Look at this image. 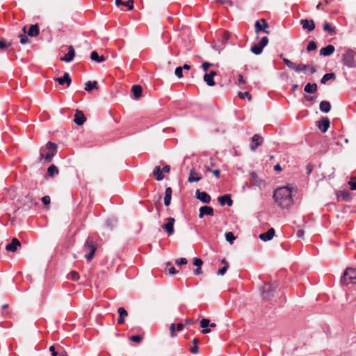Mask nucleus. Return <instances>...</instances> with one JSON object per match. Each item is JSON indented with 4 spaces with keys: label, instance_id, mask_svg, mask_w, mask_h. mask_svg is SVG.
Returning a JSON list of instances; mask_svg holds the SVG:
<instances>
[{
    "label": "nucleus",
    "instance_id": "nucleus-33",
    "mask_svg": "<svg viewBox=\"0 0 356 356\" xmlns=\"http://www.w3.org/2000/svg\"><path fill=\"white\" fill-rule=\"evenodd\" d=\"M163 173V172L160 166H156L153 170V175L155 176L157 181H161L163 179L164 175Z\"/></svg>",
    "mask_w": 356,
    "mask_h": 356
},
{
    "label": "nucleus",
    "instance_id": "nucleus-28",
    "mask_svg": "<svg viewBox=\"0 0 356 356\" xmlns=\"http://www.w3.org/2000/svg\"><path fill=\"white\" fill-rule=\"evenodd\" d=\"M172 190L170 187H168L165 190V196H164V204L166 207H168L170 204L171 199H172Z\"/></svg>",
    "mask_w": 356,
    "mask_h": 356
},
{
    "label": "nucleus",
    "instance_id": "nucleus-35",
    "mask_svg": "<svg viewBox=\"0 0 356 356\" xmlns=\"http://www.w3.org/2000/svg\"><path fill=\"white\" fill-rule=\"evenodd\" d=\"M263 49H264V47H262L259 43H255L254 44L251 48H250V51L255 54V55H259L262 53L263 51Z\"/></svg>",
    "mask_w": 356,
    "mask_h": 356
},
{
    "label": "nucleus",
    "instance_id": "nucleus-34",
    "mask_svg": "<svg viewBox=\"0 0 356 356\" xmlns=\"http://www.w3.org/2000/svg\"><path fill=\"white\" fill-rule=\"evenodd\" d=\"M336 75L334 72L326 73L321 79V83L325 84L328 81L331 79H334Z\"/></svg>",
    "mask_w": 356,
    "mask_h": 356
},
{
    "label": "nucleus",
    "instance_id": "nucleus-48",
    "mask_svg": "<svg viewBox=\"0 0 356 356\" xmlns=\"http://www.w3.org/2000/svg\"><path fill=\"white\" fill-rule=\"evenodd\" d=\"M175 74L179 79L184 76L183 69L181 67V66L175 68Z\"/></svg>",
    "mask_w": 356,
    "mask_h": 356
},
{
    "label": "nucleus",
    "instance_id": "nucleus-39",
    "mask_svg": "<svg viewBox=\"0 0 356 356\" xmlns=\"http://www.w3.org/2000/svg\"><path fill=\"white\" fill-rule=\"evenodd\" d=\"M323 30L329 32L330 35H333L335 33V28L332 27L328 22H325L323 24Z\"/></svg>",
    "mask_w": 356,
    "mask_h": 356
},
{
    "label": "nucleus",
    "instance_id": "nucleus-22",
    "mask_svg": "<svg viewBox=\"0 0 356 356\" xmlns=\"http://www.w3.org/2000/svg\"><path fill=\"white\" fill-rule=\"evenodd\" d=\"M54 80L60 85H64L66 83L67 86H70L72 83V79L67 72H65L62 76L54 78Z\"/></svg>",
    "mask_w": 356,
    "mask_h": 356
},
{
    "label": "nucleus",
    "instance_id": "nucleus-11",
    "mask_svg": "<svg viewBox=\"0 0 356 356\" xmlns=\"http://www.w3.org/2000/svg\"><path fill=\"white\" fill-rule=\"evenodd\" d=\"M195 197L202 203L208 204L211 202V197L209 193L205 191H200L197 189L195 191Z\"/></svg>",
    "mask_w": 356,
    "mask_h": 356
},
{
    "label": "nucleus",
    "instance_id": "nucleus-20",
    "mask_svg": "<svg viewBox=\"0 0 356 356\" xmlns=\"http://www.w3.org/2000/svg\"><path fill=\"white\" fill-rule=\"evenodd\" d=\"M218 201L221 206L227 205L232 207L233 205V200L230 194H225L218 197Z\"/></svg>",
    "mask_w": 356,
    "mask_h": 356
},
{
    "label": "nucleus",
    "instance_id": "nucleus-43",
    "mask_svg": "<svg viewBox=\"0 0 356 356\" xmlns=\"http://www.w3.org/2000/svg\"><path fill=\"white\" fill-rule=\"evenodd\" d=\"M316 49H317V44H316V42L314 40L310 41L307 46V50L308 51H314Z\"/></svg>",
    "mask_w": 356,
    "mask_h": 356
},
{
    "label": "nucleus",
    "instance_id": "nucleus-31",
    "mask_svg": "<svg viewBox=\"0 0 356 356\" xmlns=\"http://www.w3.org/2000/svg\"><path fill=\"white\" fill-rule=\"evenodd\" d=\"M143 88L140 85H134L131 87V92L136 99L140 97L142 95Z\"/></svg>",
    "mask_w": 356,
    "mask_h": 356
},
{
    "label": "nucleus",
    "instance_id": "nucleus-13",
    "mask_svg": "<svg viewBox=\"0 0 356 356\" xmlns=\"http://www.w3.org/2000/svg\"><path fill=\"white\" fill-rule=\"evenodd\" d=\"M217 73L214 70L210 71L209 73H205L203 76V80L209 86H214L216 82L214 81V76H216Z\"/></svg>",
    "mask_w": 356,
    "mask_h": 356
},
{
    "label": "nucleus",
    "instance_id": "nucleus-45",
    "mask_svg": "<svg viewBox=\"0 0 356 356\" xmlns=\"http://www.w3.org/2000/svg\"><path fill=\"white\" fill-rule=\"evenodd\" d=\"M341 197L345 201H349L350 199V193L348 191H341Z\"/></svg>",
    "mask_w": 356,
    "mask_h": 356
},
{
    "label": "nucleus",
    "instance_id": "nucleus-53",
    "mask_svg": "<svg viewBox=\"0 0 356 356\" xmlns=\"http://www.w3.org/2000/svg\"><path fill=\"white\" fill-rule=\"evenodd\" d=\"M118 312L119 316L124 317L128 315L127 310L122 307L118 308Z\"/></svg>",
    "mask_w": 356,
    "mask_h": 356
},
{
    "label": "nucleus",
    "instance_id": "nucleus-37",
    "mask_svg": "<svg viewBox=\"0 0 356 356\" xmlns=\"http://www.w3.org/2000/svg\"><path fill=\"white\" fill-rule=\"evenodd\" d=\"M221 262H222V264H224V266H223L222 268H219V269H218V272H217V274H218V275H221V276H222V275H224L226 273V272H227V269H228V268H229V264H228V262L225 260V259H222V261H221Z\"/></svg>",
    "mask_w": 356,
    "mask_h": 356
},
{
    "label": "nucleus",
    "instance_id": "nucleus-14",
    "mask_svg": "<svg viewBox=\"0 0 356 356\" xmlns=\"http://www.w3.org/2000/svg\"><path fill=\"white\" fill-rule=\"evenodd\" d=\"M275 234V231L274 228H270L266 232L260 234L259 235V238L264 242H266L272 240Z\"/></svg>",
    "mask_w": 356,
    "mask_h": 356
},
{
    "label": "nucleus",
    "instance_id": "nucleus-60",
    "mask_svg": "<svg viewBox=\"0 0 356 356\" xmlns=\"http://www.w3.org/2000/svg\"><path fill=\"white\" fill-rule=\"evenodd\" d=\"M70 277H71V279L74 281L78 280L80 277L79 273L76 271H72L70 273Z\"/></svg>",
    "mask_w": 356,
    "mask_h": 356
},
{
    "label": "nucleus",
    "instance_id": "nucleus-8",
    "mask_svg": "<svg viewBox=\"0 0 356 356\" xmlns=\"http://www.w3.org/2000/svg\"><path fill=\"white\" fill-rule=\"evenodd\" d=\"M165 220L166 222L163 224L161 227L168 236H172L175 234L174 225L175 219L172 217H168L165 219Z\"/></svg>",
    "mask_w": 356,
    "mask_h": 356
},
{
    "label": "nucleus",
    "instance_id": "nucleus-2",
    "mask_svg": "<svg viewBox=\"0 0 356 356\" xmlns=\"http://www.w3.org/2000/svg\"><path fill=\"white\" fill-rule=\"evenodd\" d=\"M57 145L51 141L47 142L45 147L40 149V161L44 160L45 162H51L57 153Z\"/></svg>",
    "mask_w": 356,
    "mask_h": 356
},
{
    "label": "nucleus",
    "instance_id": "nucleus-17",
    "mask_svg": "<svg viewBox=\"0 0 356 356\" xmlns=\"http://www.w3.org/2000/svg\"><path fill=\"white\" fill-rule=\"evenodd\" d=\"M214 215L213 209L210 206H202L199 209V218H202L204 216H213Z\"/></svg>",
    "mask_w": 356,
    "mask_h": 356
},
{
    "label": "nucleus",
    "instance_id": "nucleus-16",
    "mask_svg": "<svg viewBox=\"0 0 356 356\" xmlns=\"http://www.w3.org/2000/svg\"><path fill=\"white\" fill-rule=\"evenodd\" d=\"M300 24L303 29L311 32L315 29L316 25L313 19H302L300 20Z\"/></svg>",
    "mask_w": 356,
    "mask_h": 356
},
{
    "label": "nucleus",
    "instance_id": "nucleus-62",
    "mask_svg": "<svg viewBox=\"0 0 356 356\" xmlns=\"http://www.w3.org/2000/svg\"><path fill=\"white\" fill-rule=\"evenodd\" d=\"M192 354H197L199 352V346L198 345H194L190 350Z\"/></svg>",
    "mask_w": 356,
    "mask_h": 356
},
{
    "label": "nucleus",
    "instance_id": "nucleus-41",
    "mask_svg": "<svg viewBox=\"0 0 356 356\" xmlns=\"http://www.w3.org/2000/svg\"><path fill=\"white\" fill-rule=\"evenodd\" d=\"M19 42L22 44H26L31 42V40L24 34H19Z\"/></svg>",
    "mask_w": 356,
    "mask_h": 356
},
{
    "label": "nucleus",
    "instance_id": "nucleus-26",
    "mask_svg": "<svg viewBox=\"0 0 356 356\" xmlns=\"http://www.w3.org/2000/svg\"><path fill=\"white\" fill-rule=\"evenodd\" d=\"M318 86L316 83H307L304 87V91L308 94H313L316 92Z\"/></svg>",
    "mask_w": 356,
    "mask_h": 356
},
{
    "label": "nucleus",
    "instance_id": "nucleus-19",
    "mask_svg": "<svg viewBox=\"0 0 356 356\" xmlns=\"http://www.w3.org/2000/svg\"><path fill=\"white\" fill-rule=\"evenodd\" d=\"M19 246H21L20 241L17 238H13L11 241L6 245V250L11 252H15Z\"/></svg>",
    "mask_w": 356,
    "mask_h": 356
},
{
    "label": "nucleus",
    "instance_id": "nucleus-4",
    "mask_svg": "<svg viewBox=\"0 0 356 356\" xmlns=\"http://www.w3.org/2000/svg\"><path fill=\"white\" fill-rule=\"evenodd\" d=\"M341 63L348 68L356 67V52L351 49H348L342 55Z\"/></svg>",
    "mask_w": 356,
    "mask_h": 356
},
{
    "label": "nucleus",
    "instance_id": "nucleus-57",
    "mask_svg": "<svg viewBox=\"0 0 356 356\" xmlns=\"http://www.w3.org/2000/svg\"><path fill=\"white\" fill-rule=\"evenodd\" d=\"M176 325L175 323H172L170 324V335L172 337H174L175 336H177V334H175V331H176Z\"/></svg>",
    "mask_w": 356,
    "mask_h": 356
},
{
    "label": "nucleus",
    "instance_id": "nucleus-9",
    "mask_svg": "<svg viewBox=\"0 0 356 356\" xmlns=\"http://www.w3.org/2000/svg\"><path fill=\"white\" fill-rule=\"evenodd\" d=\"M268 26H269L268 23L264 19H261V22L259 20H257L255 22V24H254L255 31L257 33L263 32L266 34H269V33H270L269 31H268L266 29Z\"/></svg>",
    "mask_w": 356,
    "mask_h": 356
},
{
    "label": "nucleus",
    "instance_id": "nucleus-5",
    "mask_svg": "<svg viewBox=\"0 0 356 356\" xmlns=\"http://www.w3.org/2000/svg\"><path fill=\"white\" fill-rule=\"evenodd\" d=\"M277 286L275 284L265 282L260 288L262 298L266 300H270L274 296Z\"/></svg>",
    "mask_w": 356,
    "mask_h": 356
},
{
    "label": "nucleus",
    "instance_id": "nucleus-27",
    "mask_svg": "<svg viewBox=\"0 0 356 356\" xmlns=\"http://www.w3.org/2000/svg\"><path fill=\"white\" fill-rule=\"evenodd\" d=\"M202 179V177L197 173L194 169L190 170L188 181L190 183L197 182Z\"/></svg>",
    "mask_w": 356,
    "mask_h": 356
},
{
    "label": "nucleus",
    "instance_id": "nucleus-12",
    "mask_svg": "<svg viewBox=\"0 0 356 356\" xmlns=\"http://www.w3.org/2000/svg\"><path fill=\"white\" fill-rule=\"evenodd\" d=\"M317 126L322 133H325L330 126V121L327 117H323L317 122Z\"/></svg>",
    "mask_w": 356,
    "mask_h": 356
},
{
    "label": "nucleus",
    "instance_id": "nucleus-63",
    "mask_svg": "<svg viewBox=\"0 0 356 356\" xmlns=\"http://www.w3.org/2000/svg\"><path fill=\"white\" fill-rule=\"evenodd\" d=\"M306 170H307V174L308 175H310L313 170V165L311 163L307 164L306 166Z\"/></svg>",
    "mask_w": 356,
    "mask_h": 356
},
{
    "label": "nucleus",
    "instance_id": "nucleus-55",
    "mask_svg": "<svg viewBox=\"0 0 356 356\" xmlns=\"http://www.w3.org/2000/svg\"><path fill=\"white\" fill-rule=\"evenodd\" d=\"M10 46V43L6 42L3 39L0 40V49H6V48L9 47Z\"/></svg>",
    "mask_w": 356,
    "mask_h": 356
},
{
    "label": "nucleus",
    "instance_id": "nucleus-40",
    "mask_svg": "<svg viewBox=\"0 0 356 356\" xmlns=\"http://www.w3.org/2000/svg\"><path fill=\"white\" fill-rule=\"evenodd\" d=\"M225 239L229 243H233V242L236 239V237H235L234 234L232 232H228L225 233Z\"/></svg>",
    "mask_w": 356,
    "mask_h": 356
},
{
    "label": "nucleus",
    "instance_id": "nucleus-61",
    "mask_svg": "<svg viewBox=\"0 0 356 356\" xmlns=\"http://www.w3.org/2000/svg\"><path fill=\"white\" fill-rule=\"evenodd\" d=\"M166 270L168 271V273L170 274V275H175L176 274L178 271L176 270V268L172 266H170V268H168V269H166Z\"/></svg>",
    "mask_w": 356,
    "mask_h": 356
},
{
    "label": "nucleus",
    "instance_id": "nucleus-36",
    "mask_svg": "<svg viewBox=\"0 0 356 356\" xmlns=\"http://www.w3.org/2000/svg\"><path fill=\"white\" fill-rule=\"evenodd\" d=\"M97 86L98 83L96 81H88L85 84V90H86L87 92H90L94 89H97Z\"/></svg>",
    "mask_w": 356,
    "mask_h": 356
},
{
    "label": "nucleus",
    "instance_id": "nucleus-30",
    "mask_svg": "<svg viewBox=\"0 0 356 356\" xmlns=\"http://www.w3.org/2000/svg\"><path fill=\"white\" fill-rule=\"evenodd\" d=\"M90 59L98 63H102L106 60L104 56H99L97 51H92L90 54Z\"/></svg>",
    "mask_w": 356,
    "mask_h": 356
},
{
    "label": "nucleus",
    "instance_id": "nucleus-3",
    "mask_svg": "<svg viewBox=\"0 0 356 356\" xmlns=\"http://www.w3.org/2000/svg\"><path fill=\"white\" fill-rule=\"evenodd\" d=\"M97 249V243L92 236L90 235L86 240L83 250L86 252L84 257L88 261L93 259Z\"/></svg>",
    "mask_w": 356,
    "mask_h": 356
},
{
    "label": "nucleus",
    "instance_id": "nucleus-42",
    "mask_svg": "<svg viewBox=\"0 0 356 356\" xmlns=\"http://www.w3.org/2000/svg\"><path fill=\"white\" fill-rule=\"evenodd\" d=\"M115 223L116 220L113 218H108L105 221V225L110 229H113L115 225Z\"/></svg>",
    "mask_w": 356,
    "mask_h": 356
},
{
    "label": "nucleus",
    "instance_id": "nucleus-52",
    "mask_svg": "<svg viewBox=\"0 0 356 356\" xmlns=\"http://www.w3.org/2000/svg\"><path fill=\"white\" fill-rule=\"evenodd\" d=\"M200 325L202 328H205L209 325V319L202 318L200 322Z\"/></svg>",
    "mask_w": 356,
    "mask_h": 356
},
{
    "label": "nucleus",
    "instance_id": "nucleus-25",
    "mask_svg": "<svg viewBox=\"0 0 356 356\" xmlns=\"http://www.w3.org/2000/svg\"><path fill=\"white\" fill-rule=\"evenodd\" d=\"M334 47L332 44H328L320 50V55L323 56H329L334 51Z\"/></svg>",
    "mask_w": 356,
    "mask_h": 356
},
{
    "label": "nucleus",
    "instance_id": "nucleus-10",
    "mask_svg": "<svg viewBox=\"0 0 356 356\" xmlns=\"http://www.w3.org/2000/svg\"><path fill=\"white\" fill-rule=\"evenodd\" d=\"M264 142V138L259 134H254L251 138V144L250 145V149L251 151H255L257 148L261 145Z\"/></svg>",
    "mask_w": 356,
    "mask_h": 356
},
{
    "label": "nucleus",
    "instance_id": "nucleus-15",
    "mask_svg": "<svg viewBox=\"0 0 356 356\" xmlns=\"http://www.w3.org/2000/svg\"><path fill=\"white\" fill-rule=\"evenodd\" d=\"M67 49V53L64 56L60 58V60L65 63H70L73 60L75 56V51L73 46L72 45L68 46Z\"/></svg>",
    "mask_w": 356,
    "mask_h": 356
},
{
    "label": "nucleus",
    "instance_id": "nucleus-38",
    "mask_svg": "<svg viewBox=\"0 0 356 356\" xmlns=\"http://www.w3.org/2000/svg\"><path fill=\"white\" fill-rule=\"evenodd\" d=\"M304 65L308 66V67L306 68V70L303 72L305 74L312 75L316 72L317 70L316 66L309 64H304Z\"/></svg>",
    "mask_w": 356,
    "mask_h": 356
},
{
    "label": "nucleus",
    "instance_id": "nucleus-59",
    "mask_svg": "<svg viewBox=\"0 0 356 356\" xmlns=\"http://www.w3.org/2000/svg\"><path fill=\"white\" fill-rule=\"evenodd\" d=\"M348 184H349L350 188L351 190L356 191V180H355L353 179H351L348 181Z\"/></svg>",
    "mask_w": 356,
    "mask_h": 356
},
{
    "label": "nucleus",
    "instance_id": "nucleus-18",
    "mask_svg": "<svg viewBox=\"0 0 356 356\" xmlns=\"http://www.w3.org/2000/svg\"><path fill=\"white\" fill-rule=\"evenodd\" d=\"M230 38V35L228 31H223L221 36V45L216 47L213 46V49H214L216 51H218L219 54L220 53V51L224 48V46L225 44H227Z\"/></svg>",
    "mask_w": 356,
    "mask_h": 356
},
{
    "label": "nucleus",
    "instance_id": "nucleus-50",
    "mask_svg": "<svg viewBox=\"0 0 356 356\" xmlns=\"http://www.w3.org/2000/svg\"><path fill=\"white\" fill-rule=\"evenodd\" d=\"M238 95L241 99H244L245 97H247L248 100H251L252 99L251 95L248 92H239Z\"/></svg>",
    "mask_w": 356,
    "mask_h": 356
},
{
    "label": "nucleus",
    "instance_id": "nucleus-58",
    "mask_svg": "<svg viewBox=\"0 0 356 356\" xmlns=\"http://www.w3.org/2000/svg\"><path fill=\"white\" fill-rule=\"evenodd\" d=\"M41 201L42 202L43 204L44 205H49L50 204V202H51V199H50V197L48 196V195H45V196H43L42 198H41Z\"/></svg>",
    "mask_w": 356,
    "mask_h": 356
},
{
    "label": "nucleus",
    "instance_id": "nucleus-54",
    "mask_svg": "<svg viewBox=\"0 0 356 356\" xmlns=\"http://www.w3.org/2000/svg\"><path fill=\"white\" fill-rule=\"evenodd\" d=\"M259 43L262 47L264 48L268 43V37H266V36L262 37L261 39L260 40V41L259 42Z\"/></svg>",
    "mask_w": 356,
    "mask_h": 356
},
{
    "label": "nucleus",
    "instance_id": "nucleus-49",
    "mask_svg": "<svg viewBox=\"0 0 356 356\" xmlns=\"http://www.w3.org/2000/svg\"><path fill=\"white\" fill-rule=\"evenodd\" d=\"M213 63H211L209 62H203L202 64V67L204 72H207L210 67L214 66Z\"/></svg>",
    "mask_w": 356,
    "mask_h": 356
},
{
    "label": "nucleus",
    "instance_id": "nucleus-23",
    "mask_svg": "<svg viewBox=\"0 0 356 356\" xmlns=\"http://www.w3.org/2000/svg\"><path fill=\"white\" fill-rule=\"evenodd\" d=\"M250 175L252 179V181H251L252 185L261 188L265 184V181L264 179L258 178V175L256 172L253 171L250 172Z\"/></svg>",
    "mask_w": 356,
    "mask_h": 356
},
{
    "label": "nucleus",
    "instance_id": "nucleus-51",
    "mask_svg": "<svg viewBox=\"0 0 356 356\" xmlns=\"http://www.w3.org/2000/svg\"><path fill=\"white\" fill-rule=\"evenodd\" d=\"M193 264L199 268L203 264V261L200 258L195 257L193 259Z\"/></svg>",
    "mask_w": 356,
    "mask_h": 356
},
{
    "label": "nucleus",
    "instance_id": "nucleus-64",
    "mask_svg": "<svg viewBox=\"0 0 356 356\" xmlns=\"http://www.w3.org/2000/svg\"><path fill=\"white\" fill-rule=\"evenodd\" d=\"M49 351L51 352V356H58V353L56 351L54 346H50Z\"/></svg>",
    "mask_w": 356,
    "mask_h": 356
},
{
    "label": "nucleus",
    "instance_id": "nucleus-1",
    "mask_svg": "<svg viewBox=\"0 0 356 356\" xmlns=\"http://www.w3.org/2000/svg\"><path fill=\"white\" fill-rule=\"evenodd\" d=\"M293 188L291 184H288L275 189L273 195L275 202L282 209L289 208L293 203Z\"/></svg>",
    "mask_w": 356,
    "mask_h": 356
},
{
    "label": "nucleus",
    "instance_id": "nucleus-44",
    "mask_svg": "<svg viewBox=\"0 0 356 356\" xmlns=\"http://www.w3.org/2000/svg\"><path fill=\"white\" fill-rule=\"evenodd\" d=\"M134 0H128L127 1H123L122 6H126L128 10H131L134 7Z\"/></svg>",
    "mask_w": 356,
    "mask_h": 356
},
{
    "label": "nucleus",
    "instance_id": "nucleus-46",
    "mask_svg": "<svg viewBox=\"0 0 356 356\" xmlns=\"http://www.w3.org/2000/svg\"><path fill=\"white\" fill-rule=\"evenodd\" d=\"M214 132L216 134H225L226 132V127L224 124H220L215 128Z\"/></svg>",
    "mask_w": 356,
    "mask_h": 356
},
{
    "label": "nucleus",
    "instance_id": "nucleus-32",
    "mask_svg": "<svg viewBox=\"0 0 356 356\" xmlns=\"http://www.w3.org/2000/svg\"><path fill=\"white\" fill-rule=\"evenodd\" d=\"M59 170L58 168L54 165H50L47 171V175L49 177H54L55 175H58Z\"/></svg>",
    "mask_w": 356,
    "mask_h": 356
},
{
    "label": "nucleus",
    "instance_id": "nucleus-24",
    "mask_svg": "<svg viewBox=\"0 0 356 356\" xmlns=\"http://www.w3.org/2000/svg\"><path fill=\"white\" fill-rule=\"evenodd\" d=\"M40 33V27L38 24H31L29 30L27 31V35L29 37L35 38L37 37Z\"/></svg>",
    "mask_w": 356,
    "mask_h": 356
},
{
    "label": "nucleus",
    "instance_id": "nucleus-6",
    "mask_svg": "<svg viewBox=\"0 0 356 356\" xmlns=\"http://www.w3.org/2000/svg\"><path fill=\"white\" fill-rule=\"evenodd\" d=\"M340 281L341 284L345 285L356 282V269L347 268L341 277Z\"/></svg>",
    "mask_w": 356,
    "mask_h": 356
},
{
    "label": "nucleus",
    "instance_id": "nucleus-47",
    "mask_svg": "<svg viewBox=\"0 0 356 356\" xmlns=\"http://www.w3.org/2000/svg\"><path fill=\"white\" fill-rule=\"evenodd\" d=\"M129 339L136 343H140L143 340V337L140 334L132 335L129 337Z\"/></svg>",
    "mask_w": 356,
    "mask_h": 356
},
{
    "label": "nucleus",
    "instance_id": "nucleus-29",
    "mask_svg": "<svg viewBox=\"0 0 356 356\" xmlns=\"http://www.w3.org/2000/svg\"><path fill=\"white\" fill-rule=\"evenodd\" d=\"M319 109L321 112L327 113L331 110V104L328 101L323 100L320 102Z\"/></svg>",
    "mask_w": 356,
    "mask_h": 356
},
{
    "label": "nucleus",
    "instance_id": "nucleus-7",
    "mask_svg": "<svg viewBox=\"0 0 356 356\" xmlns=\"http://www.w3.org/2000/svg\"><path fill=\"white\" fill-rule=\"evenodd\" d=\"M283 63L291 70H294L297 73L305 72L308 66L304 65L303 63H299L296 65L292 61L286 58H282Z\"/></svg>",
    "mask_w": 356,
    "mask_h": 356
},
{
    "label": "nucleus",
    "instance_id": "nucleus-56",
    "mask_svg": "<svg viewBox=\"0 0 356 356\" xmlns=\"http://www.w3.org/2000/svg\"><path fill=\"white\" fill-rule=\"evenodd\" d=\"M188 262L186 258L181 257L175 260V264L177 265H185Z\"/></svg>",
    "mask_w": 356,
    "mask_h": 356
},
{
    "label": "nucleus",
    "instance_id": "nucleus-21",
    "mask_svg": "<svg viewBox=\"0 0 356 356\" xmlns=\"http://www.w3.org/2000/svg\"><path fill=\"white\" fill-rule=\"evenodd\" d=\"M86 121V118L83 113L81 111L76 110L74 115V122L78 126H81Z\"/></svg>",
    "mask_w": 356,
    "mask_h": 356
}]
</instances>
